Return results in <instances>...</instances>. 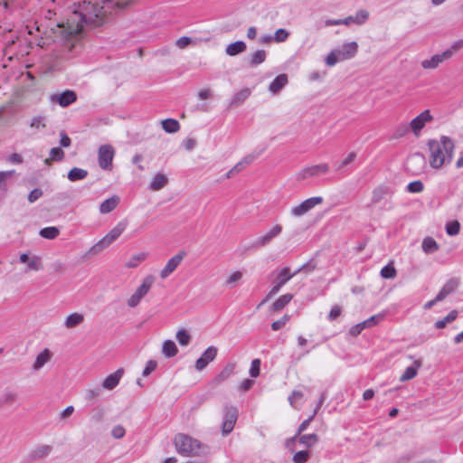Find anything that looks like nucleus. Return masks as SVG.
<instances>
[{"instance_id": "obj_1", "label": "nucleus", "mask_w": 463, "mask_h": 463, "mask_svg": "<svg viewBox=\"0 0 463 463\" xmlns=\"http://www.w3.org/2000/svg\"><path fill=\"white\" fill-rule=\"evenodd\" d=\"M129 0L83 1L71 13L66 24H59L60 34L69 38L80 34L84 27H97L105 22L114 9H124Z\"/></svg>"}, {"instance_id": "obj_2", "label": "nucleus", "mask_w": 463, "mask_h": 463, "mask_svg": "<svg viewBox=\"0 0 463 463\" xmlns=\"http://www.w3.org/2000/svg\"><path fill=\"white\" fill-rule=\"evenodd\" d=\"M428 146L430 165L432 168L439 169L444 165L451 162L455 145L449 137L442 136L439 140L430 139L428 141Z\"/></svg>"}, {"instance_id": "obj_3", "label": "nucleus", "mask_w": 463, "mask_h": 463, "mask_svg": "<svg viewBox=\"0 0 463 463\" xmlns=\"http://www.w3.org/2000/svg\"><path fill=\"white\" fill-rule=\"evenodd\" d=\"M174 442L177 452L185 457H197L208 453L207 446L183 433L175 435Z\"/></svg>"}, {"instance_id": "obj_4", "label": "nucleus", "mask_w": 463, "mask_h": 463, "mask_svg": "<svg viewBox=\"0 0 463 463\" xmlns=\"http://www.w3.org/2000/svg\"><path fill=\"white\" fill-rule=\"evenodd\" d=\"M358 52L356 42L345 43L342 46L331 51L325 59L327 66H335L338 61H343L354 58Z\"/></svg>"}, {"instance_id": "obj_5", "label": "nucleus", "mask_w": 463, "mask_h": 463, "mask_svg": "<svg viewBox=\"0 0 463 463\" xmlns=\"http://www.w3.org/2000/svg\"><path fill=\"white\" fill-rule=\"evenodd\" d=\"M127 228V222H119L112 230L109 231L101 240L95 243L88 251L89 255L94 256L99 254L103 250L114 242Z\"/></svg>"}, {"instance_id": "obj_6", "label": "nucleus", "mask_w": 463, "mask_h": 463, "mask_svg": "<svg viewBox=\"0 0 463 463\" xmlns=\"http://www.w3.org/2000/svg\"><path fill=\"white\" fill-rule=\"evenodd\" d=\"M154 281L155 278L152 275L146 276L143 279L141 285L128 299V306L130 307H136L140 303L141 299L148 293Z\"/></svg>"}, {"instance_id": "obj_7", "label": "nucleus", "mask_w": 463, "mask_h": 463, "mask_svg": "<svg viewBox=\"0 0 463 463\" xmlns=\"http://www.w3.org/2000/svg\"><path fill=\"white\" fill-rule=\"evenodd\" d=\"M114 156L115 150L112 146H100L98 151V161L99 167L103 170H111Z\"/></svg>"}, {"instance_id": "obj_8", "label": "nucleus", "mask_w": 463, "mask_h": 463, "mask_svg": "<svg viewBox=\"0 0 463 463\" xmlns=\"http://www.w3.org/2000/svg\"><path fill=\"white\" fill-rule=\"evenodd\" d=\"M426 167V158L420 153L411 155L406 161V169L412 175L421 174Z\"/></svg>"}, {"instance_id": "obj_9", "label": "nucleus", "mask_w": 463, "mask_h": 463, "mask_svg": "<svg viewBox=\"0 0 463 463\" xmlns=\"http://www.w3.org/2000/svg\"><path fill=\"white\" fill-rule=\"evenodd\" d=\"M329 171L328 164L323 163L316 165L305 167L299 171L296 178L298 181H303L307 178L317 176L319 175L326 174Z\"/></svg>"}, {"instance_id": "obj_10", "label": "nucleus", "mask_w": 463, "mask_h": 463, "mask_svg": "<svg viewBox=\"0 0 463 463\" xmlns=\"http://www.w3.org/2000/svg\"><path fill=\"white\" fill-rule=\"evenodd\" d=\"M238 418V410L232 406L224 407V417L222 426L223 435H227L232 431Z\"/></svg>"}, {"instance_id": "obj_11", "label": "nucleus", "mask_w": 463, "mask_h": 463, "mask_svg": "<svg viewBox=\"0 0 463 463\" xmlns=\"http://www.w3.org/2000/svg\"><path fill=\"white\" fill-rule=\"evenodd\" d=\"M323 203V198L321 196L311 197L300 204L293 207L290 211L291 214L296 217L302 216L306 214L307 212L312 210L315 206Z\"/></svg>"}, {"instance_id": "obj_12", "label": "nucleus", "mask_w": 463, "mask_h": 463, "mask_svg": "<svg viewBox=\"0 0 463 463\" xmlns=\"http://www.w3.org/2000/svg\"><path fill=\"white\" fill-rule=\"evenodd\" d=\"M383 315H382V314L372 316L368 319L352 326L349 330V334L352 336L355 337L358 335H360L364 329L370 328V327H373V326L378 325L383 320Z\"/></svg>"}, {"instance_id": "obj_13", "label": "nucleus", "mask_w": 463, "mask_h": 463, "mask_svg": "<svg viewBox=\"0 0 463 463\" xmlns=\"http://www.w3.org/2000/svg\"><path fill=\"white\" fill-rule=\"evenodd\" d=\"M433 119L429 109L424 110L416 118H414L411 123L410 128L416 137L420 135V130L425 127L428 122Z\"/></svg>"}, {"instance_id": "obj_14", "label": "nucleus", "mask_w": 463, "mask_h": 463, "mask_svg": "<svg viewBox=\"0 0 463 463\" xmlns=\"http://www.w3.org/2000/svg\"><path fill=\"white\" fill-rule=\"evenodd\" d=\"M185 251H180L176 255L173 256L166 263L165 268L160 272V278L165 279L168 278L181 264L182 260L185 257Z\"/></svg>"}, {"instance_id": "obj_15", "label": "nucleus", "mask_w": 463, "mask_h": 463, "mask_svg": "<svg viewBox=\"0 0 463 463\" xmlns=\"http://www.w3.org/2000/svg\"><path fill=\"white\" fill-rule=\"evenodd\" d=\"M282 232V226L279 224L274 225L268 232L264 235L256 239L253 242V247L255 248H262L267 246L271 242V241L279 236Z\"/></svg>"}, {"instance_id": "obj_16", "label": "nucleus", "mask_w": 463, "mask_h": 463, "mask_svg": "<svg viewBox=\"0 0 463 463\" xmlns=\"http://www.w3.org/2000/svg\"><path fill=\"white\" fill-rule=\"evenodd\" d=\"M218 353V349L215 346H209L203 354L195 362V369L197 371L203 370L210 362H213Z\"/></svg>"}, {"instance_id": "obj_17", "label": "nucleus", "mask_w": 463, "mask_h": 463, "mask_svg": "<svg viewBox=\"0 0 463 463\" xmlns=\"http://www.w3.org/2000/svg\"><path fill=\"white\" fill-rule=\"evenodd\" d=\"M77 99V95L75 91L67 90L61 94H53L51 97V100L52 102L58 103L61 107H67L71 103L75 102Z\"/></svg>"}, {"instance_id": "obj_18", "label": "nucleus", "mask_w": 463, "mask_h": 463, "mask_svg": "<svg viewBox=\"0 0 463 463\" xmlns=\"http://www.w3.org/2000/svg\"><path fill=\"white\" fill-rule=\"evenodd\" d=\"M450 59L449 52H443L439 54L433 55L430 59L424 60L420 62L423 69L433 70L436 69L441 62Z\"/></svg>"}, {"instance_id": "obj_19", "label": "nucleus", "mask_w": 463, "mask_h": 463, "mask_svg": "<svg viewBox=\"0 0 463 463\" xmlns=\"http://www.w3.org/2000/svg\"><path fill=\"white\" fill-rule=\"evenodd\" d=\"M53 356V354L48 348H44L40 354H37L33 365V372L40 371L47 363H49Z\"/></svg>"}, {"instance_id": "obj_20", "label": "nucleus", "mask_w": 463, "mask_h": 463, "mask_svg": "<svg viewBox=\"0 0 463 463\" xmlns=\"http://www.w3.org/2000/svg\"><path fill=\"white\" fill-rule=\"evenodd\" d=\"M124 374V369L119 368L113 373L108 375L104 381L102 382V387L107 390H113L121 380L122 376Z\"/></svg>"}, {"instance_id": "obj_21", "label": "nucleus", "mask_w": 463, "mask_h": 463, "mask_svg": "<svg viewBox=\"0 0 463 463\" xmlns=\"http://www.w3.org/2000/svg\"><path fill=\"white\" fill-rule=\"evenodd\" d=\"M52 451V447L51 445H38L31 450L29 457L33 460L43 459L47 458Z\"/></svg>"}, {"instance_id": "obj_22", "label": "nucleus", "mask_w": 463, "mask_h": 463, "mask_svg": "<svg viewBox=\"0 0 463 463\" xmlns=\"http://www.w3.org/2000/svg\"><path fill=\"white\" fill-rule=\"evenodd\" d=\"M20 261L22 263H27V268L25 272L30 270H40L42 269L41 258L38 256L29 257L26 253H22L20 255Z\"/></svg>"}, {"instance_id": "obj_23", "label": "nucleus", "mask_w": 463, "mask_h": 463, "mask_svg": "<svg viewBox=\"0 0 463 463\" xmlns=\"http://www.w3.org/2000/svg\"><path fill=\"white\" fill-rule=\"evenodd\" d=\"M369 17V13L366 10H359L354 15H350L343 19L344 25H350L355 24L358 25L364 24Z\"/></svg>"}, {"instance_id": "obj_24", "label": "nucleus", "mask_w": 463, "mask_h": 463, "mask_svg": "<svg viewBox=\"0 0 463 463\" xmlns=\"http://www.w3.org/2000/svg\"><path fill=\"white\" fill-rule=\"evenodd\" d=\"M120 198L118 195H112L111 197L103 201L99 205V212L102 214H107L112 212L119 204Z\"/></svg>"}, {"instance_id": "obj_25", "label": "nucleus", "mask_w": 463, "mask_h": 463, "mask_svg": "<svg viewBox=\"0 0 463 463\" xmlns=\"http://www.w3.org/2000/svg\"><path fill=\"white\" fill-rule=\"evenodd\" d=\"M235 367H236L235 363L227 364L224 366V368L220 372V373L215 376V378L213 379V383L215 384H220L223 381L227 380L229 377H231L234 373Z\"/></svg>"}, {"instance_id": "obj_26", "label": "nucleus", "mask_w": 463, "mask_h": 463, "mask_svg": "<svg viewBox=\"0 0 463 463\" xmlns=\"http://www.w3.org/2000/svg\"><path fill=\"white\" fill-rule=\"evenodd\" d=\"M250 95V90L248 88L242 89L235 93L230 100L229 108H236L241 105Z\"/></svg>"}, {"instance_id": "obj_27", "label": "nucleus", "mask_w": 463, "mask_h": 463, "mask_svg": "<svg viewBox=\"0 0 463 463\" xmlns=\"http://www.w3.org/2000/svg\"><path fill=\"white\" fill-rule=\"evenodd\" d=\"M168 183V178L165 175L157 173L149 183V189L152 191H159L163 189Z\"/></svg>"}, {"instance_id": "obj_28", "label": "nucleus", "mask_w": 463, "mask_h": 463, "mask_svg": "<svg viewBox=\"0 0 463 463\" xmlns=\"http://www.w3.org/2000/svg\"><path fill=\"white\" fill-rule=\"evenodd\" d=\"M458 285V282L456 279H450L448 281L436 296V300L442 301L447 296L455 291Z\"/></svg>"}, {"instance_id": "obj_29", "label": "nucleus", "mask_w": 463, "mask_h": 463, "mask_svg": "<svg viewBox=\"0 0 463 463\" xmlns=\"http://www.w3.org/2000/svg\"><path fill=\"white\" fill-rule=\"evenodd\" d=\"M296 275H297V272L290 273V269L288 267H284L280 270L277 271V275L274 279V282H277L283 287L288 281H289Z\"/></svg>"}, {"instance_id": "obj_30", "label": "nucleus", "mask_w": 463, "mask_h": 463, "mask_svg": "<svg viewBox=\"0 0 463 463\" xmlns=\"http://www.w3.org/2000/svg\"><path fill=\"white\" fill-rule=\"evenodd\" d=\"M421 366L420 360H415L411 366H409L405 369L404 373L400 377L401 382H406L413 379L418 373L419 368Z\"/></svg>"}, {"instance_id": "obj_31", "label": "nucleus", "mask_w": 463, "mask_h": 463, "mask_svg": "<svg viewBox=\"0 0 463 463\" xmlns=\"http://www.w3.org/2000/svg\"><path fill=\"white\" fill-rule=\"evenodd\" d=\"M247 49L246 43L242 41H237L232 43H230L225 48V52L229 56H235L238 55L243 52H245Z\"/></svg>"}, {"instance_id": "obj_32", "label": "nucleus", "mask_w": 463, "mask_h": 463, "mask_svg": "<svg viewBox=\"0 0 463 463\" xmlns=\"http://www.w3.org/2000/svg\"><path fill=\"white\" fill-rule=\"evenodd\" d=\"M287 83L288 76L286 74H280L269 84V90L273 93H278L287 85Z\"/></svg>"}, {"instance_id": "obj_33", "label": "nucleus", "mask_w": 463, "mask_h": 463, "mask_svg": "<svg viewBox=\"0 0 463 463\" xmlns=\"http://www.w3.org/2000/svg\"><path fill=\"white\" fill-rule=\"evenodd\" d=\"M84 321V316L80 313H72L69 315L64 322V326L71 329L80 326Z\"/></svg>"}, {"instance_id": "obj_34", "label": "nucleus", "mask_w": 463, "mask_h": 463, "mask_svg": "<svg viewBox=\"0 0 463 463\" xmlns=\"http://www.w3.org/2000/svg\"><path fill=\"white\" fill-rule=\"evenodd\" d=\"M293 298V295L287 293L280 296L271 306V309L275 312L282 310Z\"/></svg>"}, {"instance_id": "obj_35", "label": "nucleus", "mask_w": 463, "mask_h": 463, "mask_svg": "<svg viewBox=\"0 0 463 463\" xmlns=\"http://www.w3.org/2000/svg\"><path fill=\"white\" fill-rule=\"evenodd\" d=\"M162 353L165 357L171 358L177 354L178 349L172 340H165L163 343Z\"/></svg>"}, {"instance_id": "obj_36", "label": "nucleus", "mask_w": 463, "mask_h": 463, "mask_svg": "<svg viewBox=\"0 0 463 463\" xmlns=\"http://www.w3.org/2000/svg\"><path fill=\"white\" fill-rule=\"evenodd\" d=\"M421 248L426 254H430L437 251L439 246L433 238L426 237L422 241Z\"/></svg>"}, {"instance_id": "obj_37", "label": "nucleus", "mask_w": 463, "mask_h": 463, "mask_svg": "<svg viewBox=\"0 0 463 463\" xmlns=\"http://www.w3.org/2000/svg\"><path fill=\"white\" fill-rule=\"evenodd\" d=\"M88 176V171L82 168L73 167L68 173V179L71 182L83 180Z\"/></svg>"}, {"instance_id": "obj_38", "label": "nucleus", "mask_w": 463, "mask_h": 463, "mask_svg": "<svg viewBox=\"0 0 463 463\" xmlns=\"http://www.w3.org/2000/svg\"><path fill=\"white\" fill-rule=\"evenodd\" d=\"M18 400V393L14 391L7 390L0 397L3 405L11 406Z\"/></svg>"}, {"instance_id": "obj_39", "label": "nucleus", "mask_w": 463, "mask_h": 463, "mask_svg": "<svg viewBox=\"0 0 463 463\" xmlns=\"http://www.w3.org/2000/svg\"><path fill=\"white\" fill-rule=\"evenodd\" d=\"M267 53L264 50H257L250 58L249 64L250 67H256L265 61Z\"/></svg>"}, {"instance_id": "obj_40", "label": "nucleus", "mask_w": 463, "mask_h": 463, "mask_svg": "<svg viewBox=\"0 0 463 463\" xmlns=\"http://www.w3.org/2000/svg\"><path fill=\"white\" fill-rule=\"evenodd\" d=\"M318 442V436L317 434H304L298 436V443L307 448L313 447Z\"/></svg>"}, {"instance_id": "obj_41", "label": "nucleus", "mask_w": 463, "mask_h": 463, "mask_svg": "<svg viewBox=\"0 0 463 463\" xmlns=\"http://www.w3.org/2000/svg\"><path fill=\"white\" fill-rule=\"evenodd\" d=\"M175 338L181 346H187L192 341V335L186 329L178 330Z\"/></svg>"}, {"instance_id": "obj_42", "label": "nucleus", "mask_w": 463, "mask_h": 463, "mask_svg": "<svg viewBox=\"0 0 463 463\" xmlns=\"http://www.w3.org/2000/svg\"><path fill=\"white\" fill-rule=\"evenodd\" d=\"M146 252H139L134 254L128 261L125 264L127 268L132 269L137 268L142 261H144L147 258Z\"/></svg>"}, {"instance_id": "obj_43", "label": "nucleus", "mask_w": 463, "mask_h": 463, "mask_svg": "<svg viewBox=\"0 0 463 463\" xmlns=\"http://www.w3.org/2000/svg\"><path fill=\"white\" fill-rule=\"evenodd\" d=\"M389 193L387 187L380 185L373 189L372 194V203L375 204L382 201L385 195Z\"/></svg>"}, {"instance_id": "obj_44", "label": "nucleus", "mask_w": 463, "mask_h": 463, "mask_svg": "<svg viewBox=\"0 0 463 463\" xmlns=\"http://www.w3.org/2000/svg\"><path fill=\"white\" fill-rule=\"evenodd\" d=\"M162 128L167 133H175L180 128V124L176 119L167 118L162 121Z\"/></svg>"}, {"instance_id": "obj_45", "label": "nucleus", "mask_w": 463, "mask_h": 463, "mask_svg": "<svg viewBox=\"0 0 463 463\" xmlns=\"http://www.w3.org/2000/svg\"><path fill=\"white\" fill-rule=\"evenodd\" d=\"M458 311L452 310L449 313L448 316H446L443 319H440L435 323V327L437 329H442L444 328L448 324L453 322L458 317Z\"/></svg>"}, {"instance_id": "obj_46", "label": "nucleus", "mask_w": 463, "mask_h": 463, "mask_svg": "<svg viewBox=\"0 0 463 463\" xmlns=\"http://www.w3.org/2000/svg\"><path fill=\"white\" fill-rule=\"evenodd\" d=\"M60 234V231L58 228L54 226L46 227L40 231V235L43 238L48 239V240H53Z\"/></svg>"}, {"instance_id": "obj_47", "label": "nucleus", "mask_w": 463, "mask_h": 463, "mask_svg": "<svg viewBox=\"0 0 463 463\" xmlns=\"http://www.w3.org/2000/svg\"><path fill=\"white\" fill-rule=\"evenodd\" d=\"M64 158V152L61 147H53L50 151V157L45 161L49 163V161H61Z\"/></svg>"}, {"instance_id": "obj_48", "label": "nucleus", "mask_w": 463, "mask_h": 463, "mask_svg": "<svg viewBox=\"0 0 463 463\" xmlns=\"http://www.w3.org/2000/svg\"><path fill=\"white\" fill-rule=\"evenodd\" d=\"M459 230H460V224L458 221L449 222L446 225V232L449 236H455V235L458 234Z\"/></svg>"}, {"instance_id": "obj_49", "label": "nucleus", "mask_w": 463, "mask_h": 463, "mask_svg": "<svg viewBox=\"0 0 463 463\" xmlns=\"http://www.w3.org/2000/svg\"><path fill=\"white\" fill-rule=\"evenodd\" d=\"M381 276L384 279H393L396 276V269L392 264H388L381 269Z\"/></svg>"}, {"instance_id": "obj_50", "label": "nucleus", "mask_w": 463, "mask_h": 463, "mask_svg": "<svg viewBox=\"0 0 463 463\" xmlns=\"http://www.w3.org/2000/svg\"><path fill=\"white\" fill-rule=\"evenodd\" d=\"M289 36V33L286 31L285 29H278L275 32V34L273 36L274 42L276 43H283L285 42Z\"/></svg>"}, {"instance_id": "obj_51", "label": "nucleus", "mask_w": 463, "mask_h": 463, "mask_svg": "<svg viewBox=\"0 0 463 463\" xmlns=\"http://www.w3.org/2000/svg\"><path fill=\"white\" fill-rule=\"evenodd\" d=\"M309 458V452L307 450H301L294 454L293 461L295 463H305Z\"/></svg>"}, {"instance_id": "obj_52", "label": "nucleus", "mask_w": 463, "mask_h": 463, "mask_svg": "<svg viewBox=\"0 0 463 463\" xmlns=\"http://www.w3.org/2000/svg\"><path fill=\"white\" fill-rule=\"evenodd\" d=\"M260 359H254L251 362L250 368V375L253 378L258 377L260 375Z\"/></svg>"}, {"instance_id": "obj_53", "label": "nucleus", "mask_w": 463, "mask_h": 463, "mask_svg": "<svg viewBox=\"0 0 463 463\" xmlns=\"http://www.w3.org/2000/svg\"><path fill=\"white\" fill-rule=\"evenodd\" d=\"M242 279V272L241 271H234L232 273L228 279H226V285L227 286H232L235 283L239 282Z\"/></svg>"}, {"instance_id": "obj_54", "label": "nucleus", "mask_w": 463, "mask_h": 463, "mask_svg": "<svg viewBox=\"0 0 463 463\" xmlns=\"http://www.w3.org/2000/svg\"><path fill=\"white\" fill-rule=\"evenodd\" d=\"M31 128L40 129L44 128L46 127L45 125V118L42 116L34 117L30 124Z\"/></svg>"}, {"instance_id": "obj_55", "label": "nucleus", "mask_w": 463, "mask_h": 463, "mask_svg": "<svg viewBox=\"0 0 463 463\" xmlns=\"http://www.w3.org/2000/svg\"><path fill=\"white\" fill-rule=\"evenodd\" d=\"M288 320H289V316L284 315L280 319L274 321L271 324L272 330L278 331V330L281 329L288 322Z\"/></svg>"}, {"instance_id": "obj_56", "label": "nucleus", "mask_w": 463, "mask_h": 463, "mask_svg": "<svg viewBox=\"0 0 463 463\" xmlns=\"http://www.w3.org/2000/svg\"><path fill=\"white\" fill-rule=\"evenodd\" d=\"M281 288H282L281 285H279L277 282H274L273 287L271 288L269 292L267 294V296L263 299V301L259 304L258 307H260L261 305H263L265 302H267L269 299H270L273 296H275L280 290Z\"/></svg>"}, {"instance_id": "obj_57", "label": "nucleus", "mask_w": 463, "mask_h": 463, "mask_svg": "<svg viewBox=\"0 0 463 463\" xmlns=\"http://www.w3.org/2000/svg\"><path fill=\"white\" fill-rule=\"evenodd\" d=\"M423 184L420 181H414L408 184L407 189L411 193H420L423 191Z\"/></svg>"}, {"instance_id": "obj_58", "label": "nucleus", "mask_w": 463, "mask_h": 463, "mask_svg": "<svg viewBox=\"0 0 463 463\" xmlns=\"http://www.w3.org/2000/svg\"><path fill=\"white\" fill-rule=\"evenodd\" d=\"M316 263L314 261H308L305 264H303L300 268H298L295 272L299 273L301 271H304V272H307V273H310L312 272L313 270H315L316 269Z\"/></svg>"}, {"instance_id": "obj_59", "label": "nucleus", "mask_w": 463, "mask_h": 463, "mask_svg": "<svg viewBox=\"0 0 463 463\" xmlns=\"http://www.w3.org/2000/svg\"><path fill=\"white\" fill-rule=\"evenodd\" d=\"M463 49V39L461 40H458L457 42H454L451 46L446 50L445 52H450V58L453 56V54L455 52H457L458 51Z\"/></svg>"}, {"instance_id": "obj_60", "label": "nucleus", "mask_w": 463, "mask_h": 463, "mask_svg": "<svg viewBox=\"0 0 463 463\" xmlns=\"http://www.w3.org/2000/svg\"><path fill=\"white\" fill-rule=\"evenodd\" d=\"M126 431H125V429L123 426L121 425H116L113 427L112 430H111V435L115 438V439H121L124 437Z\"/></svg>"}, {"instance_id": "obj_61", "label": "nucleus", "mask_w": 463, "mask_h": 463, "mask_svg": "<svg viewBox=\"0 0 463 463\" xmlns=\"http://www.w3.org/2000/svg\"><path fill=\"white\" fill-rule=\"evenodd\" d=\"M191 43H192V39L187 36L180 37L175 42V45L180 49H184Z\"/></svg>"}, {"instance_id": "obj_62", "label": "nucleus", "mask_w": 463, "mask_h": 463, "mask_svg": "<svg viewBox=\"0 0 463 463\" xmlns=\"http://www.w3.org/2000/svg\"><path fill=\"white\" fill-rule=\"evenodd\" d=\"M43 195V191L40 188H35L30 192L28 195V201L30 203H34Z\"/></svg>"}, {"instance_id": "obj_63", "label": "nucleus", "mask_w": 463, "mask_h": 463, "mask_svg": "<svg viewBox=\"0 0 463 463\" xmlns=\"http://www.w3.org/2000/svg\"><path fill=\"white\" fill-rule=\"evenodd\" d=\"M156 368V362L150 360L146 363L145 369L143 370V376L149 375Z\"/></svg>"}, {"instance_id": "obj_64", "label": "nucleus", "mask_w": 463, "mask_h": 463, "mask_svg": "<svg viewBox=\"0 0 463 463\" xmlns=\"http://www.w3.org/2000/svg\"><path fill=\"white\" fill-rule=\"evenodd\" d=\"M60 137H61V139H60L61 146H62V147H69L71 146V140L69 137V136L64 131H61L60 133Z\"/></svg>"}]
</instances>
